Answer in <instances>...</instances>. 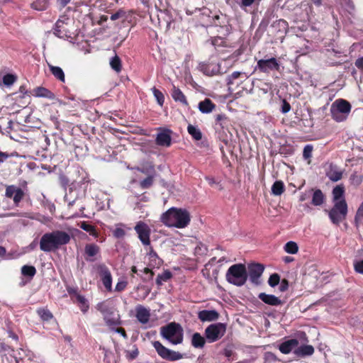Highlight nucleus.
<instances>
[{"label":"nucleus","mask_w":363,"mask_h":363,"mask_svg":"<svg viewBox=\"0 0 363 363\" xmlns=\"http://www.w3.org/2000/svg\"><path fill=\"white\" fill-rule=\"evenodd\" d=\"M104 287L108 291H112V275L111 273L108 275L104 276L101 279Z\"/></svg>","instance_id":"obj_45"},{"label":"nucleus","mask_w":363,"mask_h":363,"mask_svg":"<svg viewBox=\"0 0 363 363\" xmlns=\"http://www.w3.org/2000/svg\"><path fill=\"white\" fill-rule=\"evenodd\" d=\"M225 40L220 37H216L212 39V45L214 46H223Z\"/></svg>","instance_id":"obj_59"},{"label":"nucleus","mask_w":363,"mask_h":363,"mask_svg":"<svg viewBox=\"0 0 363 363\" xmlns=\"http://www.w3.org/2000/svg\"><path fill=\"white\" fill-rule=\"evenodd\" d=\"M206 343L205 338L201 335L199 333H195L192 335L191 345L195 348H202L204 347Z\"/></svg>","instance_id":"obj_29"},{"label":"nucleus","mask_w":363,"mask_h":363,"mask_svg":"<svg viewBox=\"0 0 363 363\" xmlns=\"http://www.w3.org/2000/svg\"><path fill=\"white\" fill-rule=\"evenodd\" d=\"M24 195V191L21 188L18 187L14 196H13V200L16 206H18V203L23 199Z\"/></svg>","instance_id":"obj_47"},{"label":"nucleus","mask_w":363,"mask_h":363,"mask_svg":"<svg viewBox=\"0 0 363 363\" xmlns=\"http://www.w3.org/2000/svg\"><path fill=\"white\" fill-rule=\"evenodd\" d=\"M172 277V274L169 270H165L162 274H159L156 278L157 286H162L163 282H166Z\"/></svg>","instance_id":"obj_35"},{"label":"nucleus","mask_w":363,"mask_h":363,"mask_svg":"<svg viewBox=\"0 0 363 363\" xmlns=\"http://www.w3.org/2000/svg\"><path fill=\"white\" fill-rule=\"evenodd\" d=\"M152 91L157 104L162 106L164 103V96L163 93L155 86L152 89Z\"/></svg>","instance_id":"obj_42"},{"label":"nucleus","mask_w":363,"mask_h":363,"mask_svg":"<svg viewBox=\"0 0 363 363\" xmlns=\"http://www.w3.org/2000/svg\"><path fill=\"white\" fill-rule=\"evenodd\" d=\"M230 123L229 118L225 114H218L216 117V125H218L220 129L228 128Z\"/></svg>","instance_id":"obj_27"},{"label":"nucleus","mask_w":363,"mask_h":363,"mask_svg":"<svg viewBox=\"0 0 363 363\" xmlns=\"http://www.w3.org/2000/svg\"><path fill=\"white\" fill-rule=\"evenodd\" d=\"M134 230L143 245H150L151 229L147 223L143 221H138L135 225Z\"/></svg>","instance_id":"obj_11"},{"label":"nucleus","mask_w":363,"mask_h":363,"mask_svg":"<svg viewBox=\"0 0 363 363\" xmlns=\"http://www.w3.org/2000/svg\"><path fill=\"white\" fill-rule=\"evenodd\" d=\"M313 147L312 145H306L303 151V157L305 160H310L312 156ZM311 163V160H308V164Z\"/></svg>","instance_id":"obj_48"},{"label":"nucleus","mask_w":363,"mask_h":363,"mask_svg":"<svg viewBox=\"0 0 363 363\" xmlns=\"http://www.w3.org/2000/svg\"><path fill=\"white\" fill-rule=\"evenodd\" d=\"M36 272L35 267L32 265H23L21 267L22 275L29 277L30 279H32L35 275Z\"/></svg>","instance_id":"obj_36"},{"label":"nucleus","mask_w":363,"mask_h":363,"mask_svg":"<svg viewBox=\"0 0 363 363\" xmlns=\"http://www.w3.org/2000/svg\"><path fill=\"white\" fill-rule=\"evenodd\" d=\"M290 108V104L286 100H284L281 106V112L284 113H287L289 111Z\"/></svg>","instance_id":"obj_61"},{"label":"nucleus","mask_w":363,"mask_h":363,"mask_svg":"<svg viewBox=\"0 0 363 363\" xmlns=\"http://www.w3.org/2000/svg\"><path fill=\"white\" fill-rule=\"evenodd\" d=\"M205 179L208 182V184L211 186H216L219 191L223 190L224 188H223V186L222 185V184L220 183V182L216 180V179L214 177H210V176H206V177H205Z\"/></svg>","instance_id":"obj_43"},{"label":"nucleus","mask_w":363,"mask_h":363,"mask_svg":"<svg viewBox=\"0 0 363 363\" xmlns=\"http://www.w3.org/2000/svg\"><path fill=\"white\" fill-rule=\"evenodd\" d=\"M227 281L235 286H243L247 279V272L243 264H235L229 267L226 273Z\"/></svg>","instance_id":"obj_5"},{"label":"nucleus","mask_w":363,"mask_h":363,"mask_svg":"<svg viewBox=\"0 0 363 363\" xmlns=\"http://www.w3.org/2000/svg\"><path fill=\"white\" fill-rule=\"evenodd\" d=\"M219 316V313L215 310H203L198 313V318L202 322L215 321Z\"/></svg>","instance_id":"obj_17"},{"label":"nucleus","mask_w":363,"mask_h":363,"mask_svg":"<svg viewBox=\"0 0 363 363\" xmlns=\"http://www.w3.org/2000/svg\"><path fill=\"white\" fill-rule=\"evenodd\" d=\"M125 16V12L123 10H119L111 16V20L116 21L117 19L123 18Z\"/></svg>","instance_id":"obj_56"},{"label":"nucleus","mask_w":363,"mask_h":363,"mask_svg":"<svg viewBox=\"0 0 363 363\" xmlns=\"http://www.w3.org/2000/svg\"><path fill=\"white\" fill-rule=\"evenodd\" d=\"M137 170L143 174H147L148 172H152V174H155V170L154 165H150L149 168L138 167Z\"/></svg>","instance_id":"obj_58"},{"label":"nucleus","mask_w":363,"mask_h":363,"mask_svg":"<svg viewBox=\"0 0 363 363\" xmlns=\"http://www.w3.org/2000/svg\"><path fill=\"white\" fill-rule=\"evenodd\" d=\"M351 183L355 186H359L362 182V177L357 174H353L350 176Z\"/></svg>","instance_id":"obj_52"},{"label":"nucleus","mask_w":363,"mask_h":363,"mask_svg":"<svg viewBox=\"0 0 363 363\" xmlns=\"http://www.w3.org/2000/svg\"><path fill=\"white\" fill-rule=\"evenodd\" d=\"M172 97L177 101L181 103L183 106L189 107V104L184 93L175 86H173L172 90Z\"/></svg>","instance_id":"obj_22"},{"label":"nucleus","mask_w":363,"mask_h":363,"mask_svg":"<svg viewBox=\"0 0 363 363\" xmlns=\"http://www.w3.org/2000/svg\"><path fill=\"white\" fill-rule=\"evenodd\" d=\"M160 220L166 226L184 228L189 224L191 216L186 209L172 207L162 214Z\"/></svg>","instance_id":"obj_2"},{"label":"nucleus","mask_w":363,"mask_h":363,"mask_svg":"<svg viewBox=\"0 0 363 363\" xmlns=\"http://www.w3.org/2000/svg\"><path fill=\"white\" fill-rule=\"evenodd\" d=\"M160 131L155 138V143L158 146L169 147L172 145V130L166 128H159Z\"/></svg>","instance_id":"obj_13"},{"label":"nucleus","mask_w":363,"mask_h":363,"mask_svg":"<svg viewBox=\"0 0 363 363\" xmlns=\"http://www.w3.org/2000/svg\"><path fill=\"white\" fill-rule=\"evenodd\" d=\"M51 73L54 77L60 82H65V74L63 70L60 67L50 66Z\"/></svg>","instance_id":"obj_39"},{"label":"nucleus","mask_w":363,"mask_h":363,"mask_svg":"<svg viewBox=\"0 0 363 363\" xmlns=\"http://www.w3.org/2000/svg\"><path fill=\"white\" fill-rule=\"evenodd\" d=\"M257 68L262 72L269 73L272 71H279L280 65L275 57L264 58L257 61Z\"/></svg>","instance_id":"obj_12"},{"label":"nucleus","mask_w":363,"mask_h":363,"mask_svg":"<svg viewBox=\"0 0 363 363\" xmlns=\"http://www.w3.org/2000/svg\"><path fill=\"white\" fill-rule=\"evenodd\" d=\"M326 175L330 180L337 182L342 177V171L337 165L330 164Z\"/></svg>","instance_id":"obj_20"},{"label":"nucleus","mask_w":363,"mask_h":363,"mask_svg":"<svg viewBox=\"0 0 363 363\" xmlns=\"http://www.w3.org/2000/svg\"><path fill=\"white\" fill-rule=\"evenodd\" d=\"M30 94L35 97H43L53 100L55 95L51 91L43 86H38L30 91Z\"/></svg>","instance_id":"obj_18"},{"label":"nucleus","mask_w":363,"mask_h":363,"mask_svg":"<svg viewBox=\"0 0 363 363\" xmlns=\"http://www.w3.org/2000/svg\"><path fill=\"white\" fill-rule=\"evenodd\" d=\"M110 66L112 69H113L116 73H120L122 70V62L121 58L115 55L110 60Z\"/></svg>","instance_id":"obj_32"},{"label":"nucleus","mask_w":363,"mask_h":363,"mask_svg":"<svg viewBox=\"0 0 363 363\" xmlns=\"http://www.w3.org/2000/svg\"><path fill=\"white\" fill-rule=\"evenodd\" d=\"M279 281H280L279 275L277 273H274V274H272L269 277V280H268V284L270 286L274 287L279 284Z\"/></svg>","instance_id":"obj_49"},{"label":"nucleus","mask_w":363,"mask_h":363,"mask_svg":"<svg viewBox=\"0 0 363 363\" xmlns=\"http://www.w3.org/2000/svg\"><path fill=\"white\" fill-rule=\"evenodd\" d=\"M333 201L334 203L340 201L344 199L345 188L342 185L336 186L333 190Z\"/></svg>","instance_id":"obj_28"},{"label":"nucleus","mask_w":363,"mask_h":363,"mask_svg":"<svg viewBox=\"0 0 363 363\" xmlns=\"http://www.w3.org/2000/svg\"><path fill=\"white\" fill-rule=\"evenodd\" d=\"M345 6L349 12H352L354 11V5L351 0L345 1Z\"/></svg>","instance_id":"obj_62"},{"label":"nucleus","mask_w":363,"mask_h":363,"mask_svg":"<svg viewBox=\"0 0 363 363\" xmlns=\"http://www.w3.org/2000/svg\"><path fill=\"white\" fill-rule=\"evenodd\" d=\"M133 350H125V357L128 361H133L136 359L139 354L138 349L135 345L133 346Z\"/></svg>","instance_id":"obj_44"},{"label":"nucleus","mask_w":363,"mask_h":363,"mask_svg":"<svg viewBox=\"0 0 363 363\" xmlns=\"http://www.w3.org/2000/svg\"><path fill=\"white\" fill-rule=\"evenodd\" d=\"M226 332V324L222 323L209 325L204 332L205 337L209 343L219 340Z\"/></svg>","instance_id":"obj_9"},{"label":"nucleus","mask_w":363,"mask_h":363,"mask_svg":"<svg viewBox=\"0 0 363 363\" xmlns=\"http://www.w3.org/2000/svg\"><path fill=\"white\" fill-rule=\"evenodd\" d=\"M70 235L63 230L45 233L40 240V249L45 252H54L70 241Z\"/></svg>","instance_id":"obj_1"},{"label":"nucleus","mask_w":363,"mask_h":363,"mask_svg":"<svg viewBox=\"0 0 363 363\" xmlns=\"http://www.w3.org/2000/svg\"><path fill=\"white\" fill-rule=\"evenodd\" d=\"M17 79V77L12 74H6L3 77V83L4 85L9 86L12 85Z\"/></svg>","instance_id":"obj_46"},{"label":"nucleus","mask_w":363,"mask_h":363,"mask_svg":"<svg viewBox=\"0 0 363 363\" xmlns=\"http://www.w3.org/2000/svg\"><path fill=\"white\" fill-rule=\"evenodd\" d=\"M17 189H18V187H16L13 185L8 186L6 189V192H5L6 196L7 198H10V199L13 198Z\"/></svg>","instance_id":"obj_51"},{"label":"nucleus","mask_w":363,"mask_h":363,"mask_svg":"<svg viewBox=\"0 0 363 363\" xmlns=\"http://www.w3.org/2000/svg\"><path fill=\"white\" fill-rule=\"evenodd\" d=\"M161 335L173 345L181 344L183 341L184 330L180 324L170 323L160 329Z\"/></svg>","instance_id":"obj_4"},{"label":"nucleus","mask_w":363,"mask_h":363,"mask_svg":"<svg viewBox=\"0 0 363 363\" xmlns=\"http://www.w3.org/2000/svg\"><path fill=\"white\" fill-rule=\"evenodd\" d=\"M351 111L350 104L344 99H337L330 107V113L334 120L337 122L345 121Z\"/></svg>","instance_id":"obj_7"},{"label":"nucleus","mask_w":363,"mask_h":363,"mask_svg":"<svg viewBox=\"0 0 363 363\" xmlns=\"http://www.w3.org/2000/svg\"><path fill=\"white\" fill-rule=\"evenodd\" d=\"M100 254V247L94 243L86 244L84 247V258L87 262H94Z\"/></svg>","instance_id":"obj_15"},{"label":"nucleus","mask_w":363,"mask_h":363,"mask_svg":"<svg viewBox=\"0 0 363 363\" xmlns=\"http://www.w3.org/2000/svg\"><path fill=\"white\" fill-rule=\"evenodd\" d=\"M48 6V0H34V1L31 4V7L38 11H44Z\"/></svg>","instance_id":"obj_41"},{"label":"nucleus","mask_w":363,"mask_h":363,"mask_svg":"<svg viewBox=\"0 0 363 363\" xmlns=\"http://www.w3.org/2000/svg\"><path fill=\"white\" fill-rule=\"evenodd\" d=\"M96 309L99 311L104 320L108 327L118 326L121 324V316L116 313V308L109 300H105L96 305Z\"/></svg>","instance_id":"obj_3"},{"label":"nucleus","mask_w":363,"mask_h":363,"mask_svg":"<svg viewBox=\"0 0 363 363\" xmlns=\"http://www.w3.org/2000/svg\"><path fill=\"white\" fill-rule=\"evenodd\" d=\"M354 269L357 272L363 274V259L356 261L354 263Z\"/></svg>","instance_id":"obj_57"},{"label":"nucleus","mask_w":363,"mask_h":363,"mask_svg":"<svg viewBox=\"0 0 363 363\" xmlns=\"http://www.w3.org/2000/svg\"><path fill=\"white\" fill-rule=\"evenodd\" d=\"M78 225L79 228L89 233L90 235H92L95 238L99 237V233L96 229V227L89 223L87 221H82L78 224Z\"/></svg>","instance_id":"obj_25"},{"label":"nucleus","mask_w":363,"mask_h":363,"mask_svg":"<svg viewBox=\"0 0 363 363\" xmlns=\"http://www.w3.org/2000/svg\"><path fill=\"white\" fill-rule=\"evenodd\" d=\"M264 267L262 264L253 263L248 265V274L251 282L259 284V279L264 272Z\"/></svg>","instance_id":"obj_14"},{"label":"nucleus","mask_w":363,"mask_h":363,"mask_svg":"<svg viewBox=\"0 0 363 363\" xmlns=\"http://www.w3.org/2000/svg\"><path fill=\"white\" fill-rule=\"evenodd\" d=\"M113 235L116 238H122L125 236V230L121 228H116L113 232Z\"/></svg>","instance_id":"obj_55"},{"label":"nucleus","mask_w":363,"mask_h":363,"mask_svg":"<svg viewBox=\"0 0 363 363\" xmlns=\"http://www.w3.org/2000/svg\"><path fill=\"white\" fill-rule=\"evenodd\" d=\"M152 344L159 356L164 359L176 361L183 358L182 354L167 348L159 341H155Z\"/></svg>","instance_id":"obj_10"},{"label":"nucleus","mask_w":363,"mask_h":363,"mask_svg":"<svg viewBox=\"0 0 363 363\" xmlns=\"http://www.w3.org/2000/svg\"><path fill=\"white\" fill-rule=\"evenodd\" d=\"M347 213V204L345 199L334 203L333 207L329 211V218L334 224H339L345 219Z\"/></svg>","instance_id":"obj_8"},{"label":"nucleus","mask_w":363,"mask_h":363,"mask_svg":"<svg viewBox=\"0 0 363 363\" xmlns=\"http://www.w3.org/2000/svg\"><path fill=\"white\" fill-rule=\"evenodd\" d=\"M272 194L274 196H280L285 190V186L282 181L277 180L272 186Z\"/></svg>","instance_id":"obj_30"},{"label":"nucleus","mask_w":363,"mask_h":363,"mask_svg":"<svg viewBox=\"0 0 363 363\" xmlns=\"http://www.w3.org/2000/svg\"><path fill=\"white\" fill-rule=\"evenodd\" d=\"M94 268L100 277L101 279L102 277H104V276L108 275L111 274V272L108 269V267L104 263L97 264L94 266Z\"/></svg>","instance_id":"obj_37"},{"label":"nucleus","mask_w":363,"mask_h":363,"mask_svg":"<svg viewBox=\"0 0 363 363\" xmlns=\"http://www.w3.org/2000/svg\"><path fill=\"white\" fill-rule=\"evenodd\" d=\"M295 347V338L290 339L280 344L279 349L283 354H289Z\"/></svg>","instance_id":"obj_26"},{"label":"nucleus","mask_w":363,"mask_h":363,"mask_svg":"<svg viewBox=\"0 0 363 363\" xmlns=\"http://www.w3.org/2000/svg\"><path fill=\"white\" fill-rule=\"evenodd\" d=\"M37 313L43 321H50L53 318V315L47 308H40L37 310Z\"/></svg>","instance_id":"obj_34"},{"label":"nucleus","mask_w":363,"mask_h":363,"mask_svg":"<svg viewBox=\"0 0 363 363\" xmlns=\"http://www.w3.org/2000/svg\"><path fill=\"white\" fill-rule=\"evenodd\" d=\"M128 285V281L123 280V281H119L115 287V291L118 292H121L125 290Z\"/></svg>","instance_id":"obj_54"},{"label":"nucleus","mask_w":363,"mask_h":363,"mask_svg":"<svg viewBox=\"0 0 363 363\" xmlns=\"http://www.w3.org/2000/svg\"><path fill=\"white\" fill-rule=\"evenodd\" d=\"M154 180H155V174H150L146 178H145L143 180L140 182V184H139L140 187L142 189H150L152 186V184L154 183Z\"/></svg>","instance_id":"obj_40"},{"label":"nucleus","mask_w":363,"mask_h":363,"mask_svg":"<svg viewBox=\"0 0 363 363\" xmlns=\"http://www.w3.org/2000/svg\"><path fill=\"white\" fill-rule=\"evenodd\" d=\"M241 75V72H234L230 75H228L226 79V82L228 85L233 84L234 80L239 78Z\"/></svg>","instance_id":"obj_50"},{"label":"nucleus","mask_w":363,"mask_h":363,"mask_svg":"<svg viewBox=\"0 0 363 363\" xmlns=\"http://www.w3.org/2000/svg\"><path fill=\"white\" fill-rule=\"evenodd\" d=\"M258 298L264 303L269 306H277L281 304V300L278 297L272 294L260 293L258 295Z\"/></svg>","instance_id":"obj_21"},{"label":"nucleus","mask_w":363,"mask_h":363,"mask_svg":"<svg viewBox=\"0 0 363 363\" xmlns=\"http://www.w3.org/2000/svg\"><path fill=\"white\" fill-rule=\"evenodd\" d=\"M320 272L318 270L315 264L306 265L303 272V284L306 285L308 291H312L318 287L322 282L319 281Z\"/></svg>","instance_id":"obj_6"},{"label":"nucleus","mask_w":363,"mask_h":363,"mask_svg":"<svg viewBox=\"0 0 363 363\" xmlns=\"http://www.w3.org/2000/svg\"><path fill=\"white\" fill-rule=\"evenodd\" d=\"M65 25H67V22H65L64 20L59 19L56 23L55 27L54 28V33L56 36L60 38H65L68 37V30L65 27Z\"/></svg>","instance_id":"obj_19"},{"label":"nucleus","mask_w":363,"mask_h":363,"mask_svg":"<svg viewBox=\"0 0 363 363\" xmlns=\"http://www.w3.org/2000/svg\"><path fill=\"white\" fill-rule=\"evenodd\" d=\"M187 131L189 135L196 140H200L202 138V133L201 130L196 127L189 125L187 127Z\"/></svg>","instance_id":"obj_38"},{"label":"nucleus","mask_w":363,"mask_h":363,"mask_svg":"<svg viewBox=\"0 0 363 363\" xmlns=\"http://www.w3.org/2000/svg\"><path fill=\"white\" fill-rule=\"evenodd\" d=\"M314 353V348L312 345H305L296 348V357H304L311 356Z\"/></svg>","instance_id":"obj_24"},{"label":"nucleus","mask_w":363,"mask_h":363,"mask_svg":"<svg viewBox=\"0 0 363 363\" xmlns=\"http://www.w3.org/2000/svg\"><path fill=\"white\" fill-rule=\"evenodd\" d=\"M284 250L289 254H295V242L289 241L284 246Z\"/></svg>","instance_id":"obj_53"},{"label":"nucleus","mask_w":363,"mask_h":363,"mask_svg":"<svg viewBox=\"0 0 363 363\" xmlns=\"http://www.w3.org/2000/svg\"><path fill=\"white\" fill-rule=\"evenodd\" d=\"M215 108V104L209 99H205L199 104V109L203 113H211Z\"/></svg>","instance_id":"obj_23"},{"label":"nucleus","mask_w":363,"mask_h":363,"mask_svg":"<svg viewBox=\"0 0 363 363\" xmlns=\"http://www.w3.org/2000/svg\"><path fill=\"white\" fill-rule=\"evenodd\" d=\"M135 317L142 324H146L149 322L150 313V311L142 305H138L135 307Z\"/></svg>","instance_id":"obj_16"},{"label":"nucleus","mask_w":363,"mask_h":363,"mask_svg":"<svg viewBox=\"0 0 363 363\" xmlns=\"http://www.w3.org/2000/svg\"><path fill=\"white\" fill-rule=\"evenodd\" d=\"M361 219H363V208H362L361 209H357L354 218L356 222L359 221Z\"/></svg>","instance_id":"obj_63"},{"label":"nucleus","mask_w":363,"mask_h":363,"mask_svg":"<svg viewBox=\"0 0 363 363\" xmlns=\"http://www.w3.org/2000/svg\"><path fill=\"white\" fill-rule=\"evenodd\" d=\"M74 302H76L78 304L80 310L84 313H85L89 308L87 300L86 299V298L84 296H82L81 294H77V297L75 298V301H74Z\"/></svg>","instance_id":"obj_31"},{"label":"nucleus","mask_w":363,"mask_h":363,"mask_svg":"<svg viewBox=\"0 0 363 363\" xmlns=\"http://www.w3.org/2000/svg\"><path fill=\"white\" fill-rule=\"evenodd\" d=\"M325 200L324 194L320 189H316L313 194L312 203L314 206H320L323 203Z\"/></svg>","instance_id":"obj_33"},{"label":"nucleus","mask_w":363,"mask_h":363,"mask_svg":"<svg viewBox=\"0 0 363 363\" xmlns=\"http://www.w3.org/2000/svg\"><path fill=\"white\" fill-rule=\"evenodd\" d=\"M148 256L151 259V260H155L156 259H159L157 252L154 250L152 247H150V250L147 253Z\"/></svg>","instance_id":"obj_60"},{"label":"nucleus","mask_w":363,"mask_h":363,"mask_svg":"<svg viewBox=\"0 0 363 363\" xmlns=\"http://www.w3.org/2000/svg\"><path fill=\"white\" fill-rule=\"evenodd\" d=\"M355 66H356L358 69L363 70V57H359V58H358V59L355 61Z\"/></svg>","instance_id":"obj_64"}]
</instances>
